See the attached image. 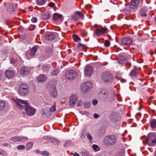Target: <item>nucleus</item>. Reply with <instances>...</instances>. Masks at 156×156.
Returning a JSON list of instances; mask_svg holds the SVG:
<instances>
[{"label":"nucleus","mask_w":156,"mask_h":156,"mask_svg":"<svg viewBox=\"0 0 156 156\" xmlns=\"http://www.w3.org/2000/svg\"><path fill=\"white\" fill-rule=\"evenodd\" d=\"M18 108L22 110L24 109L26 114L29 116H32L36 112V110L29 105L27 101H23L17 98L12 99Z\"/></svg>","instance_id":"obj_1"},{"label":"nucleus","mask_w":156,"mask_h":156,"mask_svg":"<svg viewBox=\"0 0 156 156\" xmlns=\"http://www.w3.org/2000/svg\"><path fill=\"white\" fill-rule=\"evenodd\" d=\"M117 141L116 137L114 135H109L104 139V144L106 146H110L114 145Z\"/></svg>","instance_id":"obj_2"},{"label":"nucleus","mask_w":156,"mask_h":156,"mask_svg":"<svg viewBox=\"0 0 156 156\" xmlns=\"http://www.w3.org/2000/svg\"><path fill=\"white\" fill-rule=\"evenodd\" d=\"M145 142L150 146L156 144V133H149Z\"/></svg>","instance_id":"obj_3"},{"label":"nucleus","mask_w":156,"mask_h":156,"mask_svg":"<svg viewBox=\"0 0 156 156\" xmlns=\"http://www.w3.org/2000/svg\"><path fill=\"white\" fill-rule=\"evenodd\" d=\"M101 80L104 82L111 83L113 80L112 74L108 72H104L102 73L101 76Z\"/></svg>","instance_id":"obj_4"},{"label":"nucleus","mask_w":156,"mask_h":156,"mask_svg":"<svg viewBox=\"0 0 156 156\" xmlns=\"http://www.w3.org/2000/svg\"><path fill=\"white\" fill-rule=\"evenodd\" d=\"M92 84L90 81H86L81 84V90L84 93H86L91 89Z\"/></svg>","instance_id":"obj_5"},{"label":"nucleus","mask_w":156,"mask_h":156,"mask_svg":"<svg viewBox=\"0 0 156 156\" xmlns=\"http://www.w3.org/2000/svg\"><path fill=\"white\" fill-rule=\"evenodd\" d=\"M28 92L27 85L25 83H23L20 86L19 88V93L21 96H25Z\"/></svg>","instance_id":"obj_6"},{"label":"nucleus","mask_w":156,"mask_h":156,"mask_svg":"<svg viewBox=\"0 0 156 156\" xmlns=\"http://www.w3.org/2000/svg\"><path fill=\"white\" fill-rule=\"evenodd\" d=\"M66 77L69 79L72 80L76 77L77 74L73 70H71L66 71L65 73Z\"/></svg>","instance_id":"obj_7"},{"label":"nucleus","mask_w":156,"mask_h":156,"mask_svg":"<svg viewBox=\"0 0 156 156\" xmlns=\"http://www.w3.org/2000/svg\"><path fill=\"white\" fill-rule=\"evenodd\" d=\"M93 68L89 65H87L84 70L85 76L87 77L90 76L93 73Z\"/></svg>","instance_id":"obj_8"},{"label":"nucleus","mask_w":156,"mask_h":156,"mask_svg":"<svg viewBox=\"0 0 156 156\" xmlns=\"http://www.w3.org/2000/svg\"><path fill=\"white\" fill-rule=\"evenodd\" d=\"M84 16L83 14L80 12L76 11L73 15L72 19L73 20L76 21L79 19H83Z\"/></svg>","instance_id":"obj_9"},{"label":"nucleus","mask_w":156,"mask_h":156,"mask_svg":"<svg viewBox=\"0 0 156 156\" xmlns=\"http://www.w3.org/2000/svg\"><path fill=\"white\" fill-rule=\"evenodd\" d=\"M49 93L52 97L55 98L57 97V90L54 85H51V87H50Z\"/></svg>","instance_id":"obj_10"},{"label":"nucleus","mask_w":156,"mask_h":156,"mask_svg":"<svg viewBox=\"0 0 156 156\" xmlns=\"http://www.w3.org/2000/svg\"><path fill=\"white\" fill-rule=\"evenodd\" d=\"M132 42V40L130 38L126 37L122 38L121 40L122 45L123 46L129 45Z\"/></svg>","instance_id":"obj_11"},{"label":"nucleus","mask_w":156,"mask_h":156,"mask_svg":"<svg viewBox=\"0 0 156 156\" xmlns=\"http://www.w3.org/2000/svg\"><path fill=\"white\" fill-rule=\"evenodd\" d=\"M41 112L42 116L45 118H48V116L50 115V113L49 111V108L47 107L43 108L41 110Z\"/></svg>","instance_id":"obj_12"},{"label":"nucleus","mask_w":156,"mask_h":156,"mask_svg":"<svg viewBox=\"0 0 156 156\" xmlns=\"http://www.w3.org/2000/svg\"><path fill=\"white\" fill-rule=\"evenodd\" d=\"M69 105L71 107L74 106L76 102L77 99L76 96L75 95H72L69 98Z\"/></svg>","instance_id":"obj_13"},{"label":"nucleus","mask_w":156,"mask_h":156,"mask_svg":"<svg viewBox=\"0 0 156 156\" xmlns=\"http://www.w3.org/2000/svg\"><path fill=\"white\" fill-rule=\"evenodd\" d=\"M108 92L107 90H103L101 91L100 96L102 100H105L108 97Z\"/></svg>","instance_id":"obj_14"},{"label":"nucleus","mask_w":156,"mask_h":156,"mask_svg":"<svg viewBox=\"0 0 156 156\" xmlns=\"http://www.w3.org/2000/svg\"><path fill=\"white\" fill-rule=\"evenodd\" d=\"M110 118L111 121L113 122H116L120 119L118 114L114 112H112L110 115Z\"/></svg>","instance_id":"obj_15"},{"label":"nucleus","mask_w":156,"mask_h":156,"mask_svg":"<svg viewBox=\"0 0 156 156\" xmlns=\"http://www.w3.org/2000/svg\"><path fill=\"white\" fill-rule=\"evenodd\" d=\"M107 30V28H102L100 29H97L95 31V33L97 36H99L105 33Z\"/></svg>","instance_id":"obj_16"},{"label":"nucleus","mask_w":156,"mask_h":156,"mask_svg":"<svg viewBox=\"0 0 156 156\" xmlns=\"http://www.w3.org/2000/svg\"><path fill=\"white\" fill-rule=\"evenodd\" d=\"M139 3V0H131L130 3V7L133 9L137 8Z\"/></svg>","instance_id":"obj_17"},{"label":"nucleus","mask_w":156,"mask_h":156,"mask_svg":"<svg viewBox=\"0 0 156 156\" xmlns=\"http://www.w3.org/2000/svg\"><path fill=\"white\" fill-rule=\"evenodd\" d=\"M7 11L10 13H13L15 12L16 7L13 5L10 4L7 7Z\"/></svg>","instance_id":"obj_18"},{"label":"nucleus","mask_w":156,"mask_h":156,"mask_svg":"<svg viewBox=\"0 0 156 156\" xmlns=\"http://www.w3.org/2000/svg\"><path fill=\"white\" fill-rule=\"evenodd\" d=\"M62 18V16L57 13L54 14L53 16V20L55 21L61 20Z\"/></svg>","instance_id":"obj_19"},{"label":"nucleus","mask_w":156,"mask_h":156,"mask_svg":"<svg viewBox=\"0 0 156 156\" xmlns=\"http://www.w3.org/2000/svg\"><path fill=\"white\" fill-rule=\"evenodd\" d=\"M29 69L28 68L23 66L22 67L20 70V73L23 75H26L29 73Z\"/></svg>","instance_id":"obj_20"},{"label":"nucleus","mask_w":156,"mask_h":156,"mask_svg":"<svg viewBox=\"0 0 156 156\" xmlns=\"http://www.w3.org/2000/svg\"><path fill=\"white\" fill-rule=\"evenodd\" d=\"M6 77L8 79H11L13 78L14 76V73L10 70H7L5 72Z\"/></svg>","instance_id":"obj_21"},{"label":"nucleus","mask_w":156,"mask_h":156,"mask_svg":"<svg viewBox=\"0 0 156 156\" xmlns=\"http://www.w3.org/2000/svg\"><path fill=\"white\" fill-rule=\"evenodd\" d=\"M47 77L43 74L40 75L37 77V80L39 82L43 83L46 81Z\"/></svg>","instance_id":"obj_22"},{"label":"nucleus","mask_w":156,"mask_h":156,"mask_svg":"<svg viewBox=\"0 0 156 156\" xmlns=\"http://www.w3.org/2000/svg\"><path fill=\"white\" fill-rule=\"evenodd\" d=\"M55 36L54 35L50 34L46 35L45 37V40L48 41H52L55 38Z\"/></svg>","instance_id":"obj_23"},{"label":"nucleus","mask_w":156,"mask_h":156,"mask_svg":"<svg viewBox=\"0 0 156 156\" xmlns=\"http://www.w3.org/2000/svg\"><path fill=\"white\" fill-rule=\"evenodd\" d=\"M138 74V71L137 69L135 68L132 69L130 73H129V75L132 77H135Z\"/></svg>","instance_id":"obj_24"},{"label":"nucleus","mask_w":156,"mask_h":156,"mask_svg":"<svg viewBox=\"0 0 156 156\" xmlns=\"http://www.w3.org/2000/svg\"><path fill=\"white\" fill-rule=\"evenodd\" d=\"M126 60V58L122 56H119L117 58L118 62L120 64L123 63Z\"/></svg>","instance_id":"obj_25"},{"label":"nucleus","mask_w":156,"mask_h":156,"mask_svg":"<svg viewBox=\"0 0 156 156\" xmlns=\"http://www.w3.org/2000/svg\"><path fill=\"white\" fill-rule=\"evenodd\" d=\"M77 48L79 50H84L86 51L87 50V48L86 46L84 44H82L80 43H79L77 47Z\"/></svg>","instance_id":"obj_26"},{"label":"nucleus","mask_w":156,"mask_h":156,"mask_svg":"<svg viewBox=\"0 0 156 156\" xmlns=\"http://www.w3.org/2000/svg\"><path fill=\"white\" fill-rule=\"evenodd\" d=\"M150 126L152 129L156 128V120L154 119L150 121Z\"/></svg>","instance_id":"obj_27"},{"label":"nucleus","mask_w":156,"mask_h":156,"mask_svg":"<svg viewBox=\"0 0 156 156\" xmlns=\"http://www.w3.org/2000/svg\"><path fill=\"white\" fill-rule=\"evenodd\" d=\"M48 140L53 144L57 145L60 142L59 140L52 138H49Z\"/></svg>","instance_id":"obj_28"},{"label":"nucleus","mask_w":156,"mask_h":156,"mask_svg":"<svg viewBox=\"0 0 156 156\" xmlns=\"http://www.w3.org/2000/svg\"><path fill=\"white\" fill-rule=\"evenodd\" d=\"M20 136H15L12 137L10 140L14 142H20Z\"/></svg>","instance_id":"obj_29"},{"label":"nucleus","mask_w":156,"mask_h":156,"mask_svg":"<svg viewBox=\"0 0 156 156\" xmlns=\"http://www.w3.org/2000/svg\"><path fill=\"white\" fill-rule=\"evenodd\" d=\"M20 142L22 143L28 141V140L27 137L23 136H20Z\"/></svg>","instance_id":"obj_30"},{"label":"nucleus","mask_w":156,"mask_h":156,"mask_svg":"<svg viewBox=\"0 0 156 156\" xmlns=\"http://www.w3.org/2000/svg\"><path fill=\"white\" fill-rule=\"evenodd\" d=\"M50 16V15L48 13H45L42 16L41 18L44 20H45L48 19Z\"/></svg>","instance_id":"obj_31"},{"label":"nucleus","mask_w":156,"mask_h":156,"mask_svg":"<svg viewBox=\"0 0 156 156\" xmlns=\"http://www.w3.org/2000/svg\"><path fill=\"white\" fill-rule=\"evenodd\" d=\"M37 49V47L35 46L33 47V48L30 50V55H34L36 52Z\"/></svg>","instance_id":"obj_32"},{"label":"nucleus","mask_w":156,"mask_h":156,"mask_svg":"<svg viewBox=\"0 0 156 156\" xmlns=\"http://www.w3.org/2000/svg\"><path fill=\"white\" fill-rule=\"evenodd\" d=\"M47 0H37L36 3L37 5H44Z\"/></svg>","instance_id":"obj_33"},{"label":"nucleus","mask_w":156,"mask_h":156,"mask_svg":"<svg viewBox=\"0 0 156 156\" xmlns=\"http://www.w3.org/2000/svg\"><path fill=\"white\" fill-rule=\"evenodd\" d=\"M5 102L4 101H0V111L4 109L5 107Z\"/></svg>","instance_id":"obj_34"},{"label":"nucleus","mask_w":156,"mask_h":156,"mask_svg":"<svg viewBox=\"0 0 156 156\" xmlns=\"http://www.w3.org/2000/svg\"><path fill=\"white\" fill-rule=\"evenodd\" d=\"M80 153L82 156H88L89 155L88 152L85 150L82 151Z\"/></svg>","instance_id":"obj_35"},{"label":"nucleus","mask_w":156,"mask_h":156,"mask_svg":"<svg viewBox=\"0 0 156 156\" xmlns=\"http://www.w3.org/2000/svg\"><path fill=\"white\" fill-rule=\"evenodd\" d=\"M33 145V143L32 142H28L26 145L27 149L28 150L31 148Z\"/></svg>","instance_id":"obj_36"},{"label":"nucleus","mask_w":156,"mask_h":156,"mask_svg":"<svg viewBox=\"0 0 156 156\" xmlns=\"http://www.w3.org/2000/svg\"><path fill=\"white\" fill-rule=\"evenodd\" d=\"M92 148L95 151H97L100 150V148L99 147L96 145L94 144L92 145Z\"/></svg>","instance_id":"obj_37"},{"label":"nucleus","mask_w":156,"mask_h":156,"mask_svg":"<svg viewBox=\"0 0 156 156\" xmlns=\"http://www.w3.org/2000/svg\"><path fill=\"white\" fill-rule=\"evenodd\" d=\"M140 15L142 17H146L147 16L146 11H144L143 9L141 10L140 11Z\"/></svg>","instance_id":"obj_38"},{"label":"nucleus","mask_w":156,"mask_h":156,"mask_svg":"<svg viewBox=\"0 0 156 156\" xmlns=\"http://www.w3.org/2000/svg\"><path fill=\"white\" fill-rule=\"evenodd\" d=\"M59 73V72L57 70L55 69L53 70L51 73V75L52 76H55L57 75Z\"/></svg>","instance_id":"obj_39"},{"label":"nucleus","mask_w":156,"mask_h":156,"mask_svg":"<svg viewBox=\"0 0 156 156\" xmlns=\"http://www.w3.org/2000/svg\"><path fill=\"white\" fill-rule=\"evenodd\" d=\"M46 52L48 54V55L50 56L51 55L52 52V48H48L46 49Z\"/></svg>","instance_id":"obj_40"},{"label":"nucleus","mask_w":156,"mask_h":156,"mask_svg":"<svg viewBox=\"0 0 156 156\" xmlns=\"http://www.w3.org/2000/svg\"><path fill=\"white\" fill-rule=\"evenodd\" d=\"M90 105V103L89 102H86L84 103V107L85 108H89Z\"/></svg>","instance_id":"obj_41"},{"label":"nucleus","mask_w":156,"mask_h":156,"mask_svg":"<svg viewBox=\"0 0 156 156\" xmlns=\"http://www.w3.org/2000/svg\"><path fill=\"white\" fill-rule=\"evenodd\" d=\"M50 69V66L48 65L43 66L42 70L44 71H46L49 70Z\"/></svg>","instance_id":"obj_42"},{"label":"nucleus","mask_w":156,"mask_h":156,"mask_svg":"<svg viewBox=\"0 0 156 156\" xmlns=\"http://www.w3.org/2000/svg\"><path fill=\"white\" fill-rule=\"evenodd\" d=\"M73 38L74 40L76 41H78L80 40V38L77 35H74L73 36Z\"/></svg>","instance_id":"obj_43"},{"label":"nucleus","mask_w":156,"mask_h":156,"mask_svg":"<svg viewBox=\"0 0 156 156\" xmlns=\"http://www.w3.org/2000/svg\"><path fill=\"white\" fill-rule=\"evenodd\" d=\"M87 138L90 140L91 141L92 140V137L89 132H87L86 134Z\"/></svg>","instance_id":"obj_44"},{"label":"nucleus","mask_w":156,"mask_h":156,"mask_svg":"<svg viewBox=\"0 0 156 156\" xmlns=\"http://www.w3.org/2000/svg\"><path fill=\"white\" fill-rule=\"evenodd\" d=\"M25 146L23 145H18L16 147L17 149L19 150H24L25 149Z\"/></svg>","instance_id":"obj_45"},{"label":"nucleus","mask_w":156,"mask_h":156,"mask_svg":"<svg viewBox=\"0 0 156 156\" xmlns=\"http://www.w3.org/2000/svg\"><path fill=\"white\" fill-rule=\"evenodd\" d=\"M56 110V108L55 106H52L51 107L49 108V111L52 112H54Z\"/></svg>","instance_id":"obj_46"},{"label":"nucleus","mask_w":156,"mask_h":156,"mask_svg":"<svg viewBox=\"0 0 156 156\" xmlns=\"http://www.w3.org/2000/svg\"><path fill=\"white\" fill-rule=\"evenodd\" d=\"M110 42L108 40H105L104 43V45L106 47L109 46L110 45Z\"/></svg>","instance_id":"obj_47"},{"label":"nucleus","mask_w":156,"mask_h":156,"mask_svg":"<svg viewBox=\"0 0 156 156\" xmlns=\"http://www.w3.org/2000/svg\"><path fill=\"white\" fill-rule=\"evenodd\" d=\"M41 154L44 156H48L49 155V152L46 151H43L41 152Z\"/></svg>","instance_id":"obj_48"},{"label":"nucleus","mask_w":156,"mask_h":156,"mask_svg":"<svg viewBox=\"0 0 156 156\" xmlns=\"http://www.w3.org/2000/svg\"><path fill=\"white\" fill-rule=\"evenodd\" d=\"M0 154L3 155L4 156L6 155V152L3 150L0 149Z\"/></svg>","instance_id":"obj_49"},{"label":"nucleus","mask_w":156,"mask_h":156,"mask_svg":"<svg viewBox=\"0 0 156 156\" xmlns=\"http://www.w3.org/2000/svg\"><path fill=\"white\" fill-rule=\"evenodd\" d=\"M70 144V141H66L64 144V146L65 147H67L68 146V145Z\"/></svg>","instance_id":"obj_50"},{"label":"nucleus","mask_w":156,"mask_h":156,"mask_svg":"<svg viewBox=\"0 0 156 156\" xmlns=\"http://www.w3.org/2000/svg\"><path fill=\"white\" fill-rule=\"evenodd\" d=\"M48 5L50 7H53L55 5V4L53 2H51L48 4Z\"/></svg>","instance_id":"obj_51"},{"label":"nucleus","mask_w":156,"mask_h":156,"mask_svg":"<svg viewBox=\"0 0 156 156\" xmlns=\"http://www.w3.org/2000/svg\"><path fill=\"white\" fill-rule=\"evenodd\" d=\"M131 66V64L130 62H127L126 65V68L129 69L130 68Z\"/></svg>","instance_id":"obj_52"},{"label":"nucleus","mask_w":156,"mask_h":156,"mask_svg":"<svg viewBox=\"0 0 156 156\" xmlns=\"http://www.w3.org/2000/svg\"><path fill=\"white\" fill-rule=\"evenodd\" d=\"M31 21L34 23H36L37 21V20L36 18L34 17L31 20Z\"/></svg>","instance_id":"obj_53"},{"label":"nucleus","mask_w":156,"mask_h":156,"mask_svg":"<svg viewBox=\"0 0 156 156\" xmlns=\"http://www.w3.org/2000/svg\"><path fill=\"white\" fill-rule=\"evenodd\" d=\"M16 59H15L13 58H12L10 60V62L11 64H14L16 62Z\"/></svg>","instance_id":"obj_54"},{"label":"nucleus","mask_w":156,"mask_h":156,"mask_svg":"<svg viewBox=\"0 0 156 156\" xmlns=\"http://www.w3.org/2000/svg\"><path fill=\"white\" fill-rule=\"evenodd\" d=\"M98 103V101L97 100H94L92 101V104L94 105H96Z\"/></svg>","instance_id":"obj_55"},{"label":"nucleus","mask_w":156,"mask_h":156,"mask_svg":"<svg viewBox=\"0 0 156 156\" xmlns=\"http://www.w3.org/2000/svg\"><path fill=\"white\" fill-rule=\"evenodd\" d=\"M81 103H82V101H80V100L78 101L77 103V106L78 107H80L81 105Z\"/></svg>","instance_id":"obj_56"},{"label":"nucleus","mask_w":156,"mask_h":156,"mask_svg":"<svg viewBox=\"0 0 156 156\" xmlns=\"http://www.w3.org/2000/svg\"><path fill=\"white\" fill-rule=\"evenodd\" d=\"M124 12L127 13V14H129L130 13V11L129 10L127 9H125L124 10Z\"/></svg>","instance_id":"obj_57"},{"label":"nucleus","mask_w":156,"mask_h":156,"mask_svg":"<svg viewBox=\"0 0 156 156\" xmlns=\"http://www.w3.org/2000/svg\"><path fill=\"white\" fill-rule=\"evenodd\" d=\"M93 116L96 119L98 118L99 117V115L97 114H94L93 115Z\"/></svg>","instance_id":"obj_58"},{"label":"nucleus","mask_w":156,"mask_h":156,"mask_svg":"<svg viewBox=\"0 0 156 156\" xmlns=\"http://www.w3.org/2000/svg\"><path fill=\"white\" fill-rule=\"evenodd\" d=\"M91 6L90 5H87L86 6V8L87 9H89L91 8Z\"/></svg>","instance_id":"obj_59"},{"label":"nucleus","mask_w":156,"mask_h":156,"mask_svg":"<svg viewBox=\"0 0 156 156\" xmlns=\"http://www.w3.org/2000/svg\"><path fill=\"white\" fill-rule=\"evenodd\" d=\"M73 156H79V154L76 153H75L74 154Z\"/></svg>","instance_id":"obj_60"},{"label":"nucleus","mask_w":156,"mask_h":156,"mask_svg":"<svg viewBox=\"0 0 156 156\" xmlns=\"http://www.w3.org/2000/svg\"><path fill=\"white\" fill-rule=\"evenodd\" d=\"M36 153H38V154H41V152L40 151H38V150H37L36 151Z\"/></svg>","instance_id":"obj_61"},{"label":"nucleus","mask_w":156,"mask_h":156,"mask_svg":"<svg viewBox=\"0 0 156 156\" xmlns=\"http://www.w3.org/2000/svg\"><path fill=\"white\" fill-rule=\"evenodd\" d=\"M2 77V74L1 73H0V80H1Z\"/></svg>","instance_id":"obj_62"},{"label":"nucleus","mask_w":156,"mask_h":156,"mask_svg":"<svg viewBox=\"0 0 156 156\" xmlns=\"http://www.w3.org/2000/svg\"><path fill=\"white\" fill-rule=\"evenodd\" d=\"M115 78L117 80H119V78L117 76H115Z\"/></svg>","instance_id":"obj_63"},{"label":"nucleus","mask_w":156,"mask_h":156,"mask_svg":"<svg viewBox=\"0 0 156 156\" xmlns=\"http://www.w3.org/2000/svg\"><path fill=\"white\" fill-rule=\"evenodd\" d=\"M155 21L156 22V16H155L154 19Z\"/></svg>","instance_id":"obj_64"}]
</instances>
